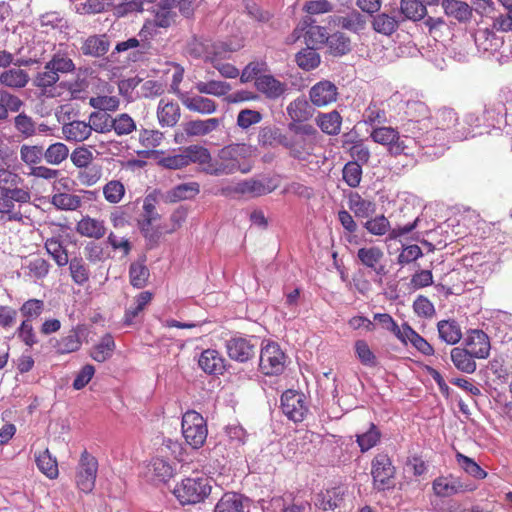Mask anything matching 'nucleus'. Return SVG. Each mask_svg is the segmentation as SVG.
<instances>
[{
	"label": "nucleus",
	"instance_id": "1",
	"mask_svg": "<svg viewBox=\"0 0 512 512\" xmlns=\"http://www.w3.org/2000/svg\"><path fill=\"white\" fill-rule=\"evenodd\" d=\"M205 155L203 162H199L201 171L211 176L231 175L236 172L242 174L251 171V164L247 159L251 157V146L245 143L230 144L220 149L216 157H212L210 151L202 146Z\"/></svg>",
	"mask_w": 512,
	"mask_h": 512
},
{
	"label": "nucleus",
	"instance_id": "2",
	"mask_svg": "<svg viewBox=\"0 0 512 512\" xmlns=\"http://www.w3.org/2000/svg\"><path fill=\"white\" fill-rule=\"evenodd\" d=\"M459 124L458 114L454 109L443 107L432 116L431 127L428 128L424 147L442 146L451 140H460L462 135L456 129Z\"/></svg>",
	"mask_w": 512,
	"mask_h": 512
},
{
	"label": "nucleus",
	"instance_id": "3",
	"mask_svg": "<svg viewBox=\"0 0 512 512\" xmlns=\"http://www.w3.org/2000/svg\"><path fill=\"white\" fill-rule=\"evenodd\" d=\"M402 128L421 147L432 124V116L427 104L420 100H408L403 112Z\"/></svg>",
	"mask_w": 512,
	"mask_h": 512
},
{
	"label": "nucleus",
	"instance_id": "4",
	"mask_svg": "<svg viewBox=\"0 0 512 512\" xmlns=\"http://www.w3.org/2000/svg\"><path fill=\"white\" fill-rule=\"evenodd\" d=\"M212 479L201 475L183 478L173 489V494L182 505L203 502L211 493Z\"/></svg>",
	"mask_w": 512,
	"mask_h": 512
},
{
	"label": "nucleus",
	"instance_id": "5",
	"mask_svg": "<svg viewBox=\"0 0 512 512\" xmlns=\"http://www.w3.org/2000/svg\"><path fill=\"white\" fill-rule=\"evenodd\" d=\"M181 429L185 442L191 448L200 449L206 442L208 435L206 420L195 410H189L184 413Z\"/></svg>",
	"mask_w": 512,
	"mask_h": 512
},
{
	"label": "nucleus",
	"instance_id": "6",
	"mask_svg": "<svg viewBox=\"0 0 512 512\" xmlns=\"http://www.w3.org/2000/svg\"><path fill=\"white\" fill-rule=\"evenodd\" d=\"M287 114L292 120L288 124V129L295 135H305L307 137L317 134L316 129L310 124H301L307 121L312 116L311 106L309 102L303 98L298 97L287 106Z\"/></svg>",
	"mask_w": 512,
	"mask_h": 512
},
{
	"label": "nucleus",
	"instance_id": "7",
	"mask_svg": "<svg viewBox=\"0 0 512 512\" xmlns=\"http://www.w3.org/2000/svg\"><path fill=\"white\" fill-rule=\"evenodd\" d=\"M97 472V459L86 450H84L81 453L80 460L76 469L75 482L77 488L85 494H90L95 487Z\"/></svg>",
	"mask_w": 512,
	"mask_h": 512
},
{
	"label": "nucleus",
	"instance_id": "8",
	"mask_svg": "<svg viewBox=\"0 0 512 512\" xmlns=\"http://www.w3.org/2000/svg\"><path fill=\"white\" fill-rule=\"evenodd\" d=\"M24 179L9 167L0 166V191L7 195H14L18 203L28 204L31 202L32 194L28 187H20Z\"/></svg>",
	"mask_w": 512,
	"mask_h": 512
},
{
	"label": "nucleus",
	"instance_id": "9",
	"mask_svg": "<svg viewBox=\"0 0 512 512\" xmlns=\"http://www.w3.org/2000/svg\"><path fill=\"white\" fill-rule=\"evenodd\" d=\"M371 139L382 146H386L391 156L397 157L406 154L408 148L399 131L391 126L374 128L370 133Z\"/></svg>",
	"mask_w": 512,
	"mask_h": 512
},
{
	"label": "nucleus",
	"instance_id": "10",
	"mask_svg": "<svg viewBox=\"0 0 512 512\" xmlns=\"http://www.w3.org/2000/svg\"><path fill=\"white\" fill-rule=\"evenodd\" d=\"M285 354L275 342L267 343L260 353L259 367L265 375H279L285 368Z\"/></svg>",
	"mask_w": 512,
	"mask_h": 512
},
{
	"label": "nucleus",
	"instance_id": "11",
	"mask_svg": "<svg viewBox=\"0 0 512 512\" xmlns=\"http://www.w3.org/2000/svg\"><path fill=\"white\" fill-rule=\"evenodd\" d=\"M205 152L201 145H190L180 149L179 153L167 155L160 159L159 164L167 169L177 170L187 167L191 163L203 162Z\"/></svg>",
	"mask_w": 512,
	"mask_h": 512
},
{
	"label": "nucleus",
	"instance_id": "12",
	"mask_svg": "<svg viewBox=\"0 0 512 512\" xmlns=\"http://www.w3.org/2000/svg\"><path fill=\"white\" fill-rule=\"evenodd\" d=\"M371 475L373 484L378 490L393 487L395 467L387 454H377L372 460Z\"/></svg>",
	"mask_w": 512,
	"mask_h": 512
},
{
	"label": "nucleus",
	"instance_id": "13",
	"mask_svg": "<svg viewBox=\"0 0 512 512\" xmlns=\"http://www.w3.org/2000/svg\"><path fill=\"white\" fill-rule=\"evenodd\" d=\"M281 409L288 419L302 422L308 412L305 396L295 390H286L281 396Z\"/></svg>",
	"mask_w": 512,
	"mask_h": 512
},
{
	"label": "nucleus",
	"instance_id": "14",
	"mask_svg": "<svg viewBox=\"0 0 512 512\" xmlns=\"http://www.w3.org/2000/svg\"><path fill=\"white\" fill-rule=\"evenodd\" d=\"M278 186L279 181L275 177H268L263 180L251 178L238 182L234 187V192L250 197H260L273 192Z\"/></svg>",
	"mask_w": 512,
	"mask_h": 512
},
{
	"label": "nucleus",
	"instance_id": "15",
	"mask_svg": "<svg viewBox=\"0 0 512 512\" xmlns=\"http://www.w3.org/2000/svg\"><path fill=\"white\" fill-rule=\"evenodd\" d=\"M228 356L237 362H247L256 354V345L251 339L244 337H232L225 343Z\"/></svg>",
	"mask_w": 512,
	"mask_h": 512
},
{
	"label": "nucleus",
	"instance_id": "16",
	"mask_svg": "<svg viewBox=\"0 0 512 512\" xmlns=\"http://www.w3.org/2000/svg\"><path fill=\"white\" fill-rule=\"evenodd\" d=\"M338 88L328 80L314 84L309 90V99L316 107H326L337 101Z\"/></svg>",
	"mask_w": 512,
	"mask_h": 512
},
{
	"label": "nucleus",
	"instance_id": "17",
	"mask_svg": "<svg viewBox=\"0 0 512 512\" xmlns=\"http://www.w3.org/2000/svg\"><path fill=\"white\" fill-rule=\"evenodd\" d=\"M50 263L39 254H30L21 260V271L28 279L42 280L49 274Z\"/></svg>",
	"mask_w": 512,
	"mask_h": 512
},
{
	"label": "nucleus",
	"instance_id": "18",
	"mask_svg": "<svg viewBox=\"0 0 512 512\" xmlns=\"http://www.w3.org/2000/svg\"><path fill=\"white\" fill-rule=\"evenodd\" d=\"M432 490L437 497L445 498L465 491H472L473 488H468L460 478L449 474L435 478L432 482Z\"/></svg>",
	"mask_w": 512,
	"mask_h": 512
},
{
	"label": "nucleus",
	"instance_id": "19",
	"mask_svg": "<svg viewBox=\"0 0 512 512\" xmlns=\"http://www.w3.org/2000/svg\"><path fill=\"white\" fill-rule=\"evenodd\" d=\"M357 258L366 268L371 269L378 276H385L388 273L386 266L382 264L384 252L378 246L362 247L357 252Z\"/></svg>",
	"mask_w": 512,
	"mask_h": 512
},
{
	"label": "nucleus",
	"instance_id": "20",
	"mask_svg": "<svg viewBox=\"0 0 512 512\" xmlns=\"http://www.w3.org/2000/svg\"><path fill=\"white\" fill-rule=\"evenodd\" d=\"M346 492V487L341 485L321 490L316 495L315 506L322 512H334L343 502Z\"/></svg>",
	"mask_w": 512,
	"mask_h": 512
},
{
	"label": "nucleus",
	"instance_id": "21",
	"mask_svg": "<svg viewBox=\"0 0 512 512\" xmlns=\"http://www.w3.org/2000/svg\"><path fill=\"white\" fill-rule=\"evenodd\" d=\"M464 345L477 359H486L490 355V340L488 335L482 330L473 329L468 331Z\"/></svg>",
	"mask_w": 512,
	"mask_h": 512
},
{
	"label": "nucleus",
	"instance_id": "22",
	"mask_svg": "<svg viewBox=\"0 0 512 512\" xmlns=\"http://www.w3.org/2000/svg\"><path fill=\"white\" fill-rule=\"evenodd\" d=\"M16 203L18 199H15L12 194L1 193L0 195V221L2 223H18L24 225L26 223L27 216H25L20 206L17 208Z\"/></svg>",
	"mask_w": 512,
	"mask_h": 512
},
{
	"label": "nucleus",
	"instance_id": "23",
	"mask_svg": "<svg viewBox=\"0 0 512 512\" xmlns=\"http://www.w3.org/2000/svg\"><path fill=\"white\" fill-rule=\"evenodd\" d=\"M60 77L51 69H46L44 66L42 71H39L34 79L33 85L39 90L40 94L47 98H54L59 96L57 83Z\"/></svg>",
	"mask_w": 512,
	"mask_h": 512
},
{
	"label": "nucleus",
	"instance_id": "24",
	"mask_svg": "<svg viewBox=\"0 0 512 512\" xmlns=\"http://www.w3.org/2000/svg\"><path fill=\"white\" fill-rule=\"evenodd\" d=\"M75 230L79 235L95 240L103 238L107 232L104 220L89 215L83 216L76 223Z\"/></svg>",
	"mask_w": 512,
	"mask_h": 512
},
{
	"label": "nucleus",
	"instance_id": "25",
	"mask_svg": "<svg viewBox=\"0 0 512 512\" xmlns=\"http://www.w3.org/2000/svg\"><path fill=\"white\" fill-rule=\"evenodd\" d=\"M199 367L207 374L222 375L226 370L225 359L215 349L204 350L198 359Z\"/></svg>",
	"mask_w": 512,
	"mask_h": 512
},
{
	"label": "nucleus",
	"instance_id": "26",
	"mask_svg": "<svg viewBox=\"0 0 512 512\" xmlns=\"http://www.w3.org/2000/svg\"><path fill=\"white\" fill-rule=\"evenodd\" d=\"M255 87L268 99H277L287 90V85L272 75H260L257 77Z\"/></svg>",
	"mask_w": 512,
	"mask_h": 512
},
{
	"label": "nucleus",
	"instance_id": "27",
	"mask_svg": "<svg viewBox=\"0 0 512 512\" xmlns=\"http://www.w3.org/2000/svg\"><path fill=\"white\" fill-rule=\"evenodd\" d=\"M63 137L68 142H83L91 136V127L88 122L73 120L62 125Z\"/></svg>",
	"mask_w": 512,
	"mask_h": 512
},
{
	"label": "nucleus",
	"instance_id": "28",
	"mask_svg": "<svg viewBox=\"0 0 512 512\" xmlns=\"http://www.w3.org/2000/svg\"><path fill=\"white\" fill-rule=\"evenodd\" d=\"M180 100L189 111L202 115L213 114L217 110V104L214 100L201 95H180Z\"/></svg>",
	"mask_w": 512,
	"mask_h": 512
},
{
	"label": "nucleus",
	"instance_id": "29",
	"mask_svg": "<svg viewBox=\"0 0 512 512\" xmlns=\"http://www.w3.org/2000/svg\"><path fill=\"white\" fill-rule=\"evenodd\" d=\"M181 116V110L178 103L161 99L158 104L157 117L162 127H173L177 124Z\"/></svg>",
	"mask_w": 512,
	"mask_h": 512
},
{
	"label": "nucleus",
	"instance_id": "30",
	"mask_svg": "<svg viewBox=\"0 0 512 512\" xmlns=\"http://www.w3.org/2000/svg\"><path fill=\"white\" fill-rule=\"evenodd\" d=\"M399 340L403 343H407V341H409L415 349L425 356L434 355L435 351L433 346L408 324L402 325V332Z\"/></svg>",
	"mask_w": 512,
	"mask_h": 512
},
{
	"label": "nucleus",
	"instance_id": "31",
	"mask_svg": "<svg viewBox=\"0 0 512 512\" xmlns=\"http://www.w3.org/2000/svg\"><path fill=\"white\" fill-rule=\"evenodd\" d=\"M80 332V326L73 327L68 331L66 335L56 339L55 343L53 344L56 352L58 354H68L78 351L82 345Z\"/></svg>",
	"mask_w": 512,
	"mask_h": 512
},
{
	"label": "nucleus",
	"instance_id": "32",
	"mask_svg": "<svg viewBox=\"0 0 512 512\" xmlns=\"http://www.w3.org/2000/svg\"><path fill=\"white\" fill-rule=\"evenodd\" d=\"M153 299V294L149 291H142L138 295L135 296L134 302L130 305L124 313L123 323L126 326H130L134 324L135 320L140 316V314L146 309V307L151 303Z\"/></svg>",
	"mask_w": 512,
	"mask_h": 512
},
{
	"label": "nucleus",
	"instance_id": "33",
	"mask_svg": "<svg viewBox=\"0 0 512 512\" xmlns=\"http://www.w3.org/2000/svg\"><path fill=\"white\" fill-rule=\"evenodd\" d=\"M148 473L152 480L165 483L174 476L175 468L167 459L154 457L148 465Z\"/></svg>",
	"mask_w": 512,
	"mask_h": 512
},
{
	"label": "nucleus",
	"instance_id": "34",
	"mask_svg": "<svg viewBox=\"0 0 512 512\" xmlns=\"http://www.w3.org/2000/svg\"><path fill=\"white\" fill-rule=\"evenodd\" d=\"M451 361L459 371L472 374L477 365L474 357L465 347H454L450 352Z\"/></svg>",
	"mask_w": 512,
	"mask_h": 512
},
{
	"label": "nucleus",
	"instance_id": "35",
	"mask_svg": "<svg viewBox=\"0 0 512 512\" xmlns=\"http://www.w3.org/2000/svg\"><path fill=\"white\" fill-rule=\"evenodd\" d=\"M200 192V185L198 182L182 183L171 190L165 195V201L169 203H176L183 200L192 199Z\"/></svg>",
	"mask_w": 512,
	"mask_h": 512
},
{
	"label": "nucleus",
	"instance_id": "36",
	"mask_svg": "<svg viewBox=\"0 0 512 512\" xmlns=\"http://www.w3.org/2000/svg\"><path fill=\"white\" fill-rule=\"evenodd\" d=\"M29 79L28 72L19 67L9 68L0 73V85L13 89L25 87Z\"/></svg>",
	"mask_w": 512,
	"mask_h": 512
},
{
	"label": "nucleus",
	"instance_id": "37",
	"mask_svg": "<svg viewBox=\"0 0 512 512\" xmlns=\"http://www.w3.org/2000/svg\"><path fill=\"white\" fill-rule=\"evenodd\" d=\"M348 207L357 218H370L376 212V203L358 193L349 196Z\"/></svg>",
	"mask_w": 512,
	"mask_h": 512
},
{
	"label": "nucleus",
	"instance_id": "38",
	"mask_svg": "<svg viewBox=\"0 0 512 512\" xmlns=\"http://www.w3.org/2000/svg\"><path fill=\"white\" fill-rule=\"evenodd\" d=\"M240 47V44L232 45V43L226 41H211L206 62H210L214 65L225 59H229L231 54L240 49Z\"/></svg>",
	"mask_w": 512,
	"mask_h": 512
},
{
	"label": "nucleus",
	"instance_id": "39",
	"mask_svg": "<svg viewBox=\"0 0 512 512\" xmlns=\"http://www.w3.org/2000/svg\"><path fill=\"white\" fill-rule=\"evenodd\" d=\"M220 125L218 118L191 120L184 125V131L188 136H205L216 130Z\"/></svg>",
	"mask_w": 512,
	"mask_h": 512
},
{
	"label": "nucleus",
	"instance_id": "40",
	"mask_svg": "<svg viewBox=\"0 0 512 512\" xmlns=\"http://www.w3.org/2000/svg\"><path fill=\"white\" fill-rule=\"evenodd\" d=\"M437 330L442 341L449 345L458 343L462 338V330L455 320H441L437 323Z\"/></svg>",
	"mask_w": 512,
	"mask_h": 512
},
{
	"label": "nucleus",
	"instance_id": "41",
	"mask_svg": "<svg viewBox=\"0 0 512 512\" xmlns=\"http://www.w3.org/2000/svg\"><path fill=\"white\" fill-rule=\"evenodd\" d=\"M177 12L170 2L160 0L155 9L154 23L157 27L167 28L177 21Z\"/></svg>",
	"mask_w": 512,
	"mask_h": 512
},
{
	"label": "nucleus",
	"instance_id": "42",
	"mask_svg": "<svg viewBox=\"0 0 512 512\" xmlns=\"http://www.w3.org/2000/svg\"><path fill=\"white\" fill-rule=\"evenodd\" d=\"M316 122L322 132L328 135H337L341 130L342 117L338 111L333 110L328 113H320Z\"/></svg>",
	"mask_w": 512,
	"mask_h": 512
},
{
	"label": "nucleus",
	"instance_id": "43",
	"mask_svg": "<svg viewBox=\"0 0 512 512\" xmlns=\"http://www.w3.org/2000/svg\"><path fill=\"white\" fill-rule=\"evenodd\" d=\"M44 247L59 267L66 266L68 264V252L60 240V237L47 238L44 242Z\"/></svg>",
	"mask_w": 512,
	"mask_h": 512
},
{
	"label": "nucleus",
	"instance_id": "44",
	"mask_svg": "<svg viewBox=\"0 0 512 512\" xmlns=\"http://www.w3.org/2000/svg\"><path fill=\"white\" fill-rule=\"evenodd\" d=\"M214 512H244L243 497L236 492H227L219 499Z\"/></svg>",
	"mask_w": 512,
	"mask_h": 512
},
{
	"label": "nucleus",
	"instance_id": "45",
	"mask_svg": "<svg viewBox=\"0 0 512 512\" xmlns=\"http://www.w3.org/2000/svg\"><path fill=\"white\" fill-rule=\"evenodd\" d=\"M150 276V271L145 264V259L132 262L129 267V281L134 288H143L146 286Z\"/></svg>",
	"mask_w": 512,
	"mask_h": 512
},
{
	"label": "nucleus",
	"instance_id": "46",
	"mask_svg": "<svg viewBox=\"0 0 512 512\" xmlns=\"http://www.w3.org/2000/svg\"><path fill=\"white\" fill-rule=\"evenodd\" d=\"M68 264L71 279L75 284L84 286L89 282L90 270L83 258L74 257L69 260Z\"/></svg>",
	"mask_w": 512,
	"mask_h": 512
},
{
	"label": "nucleus",
	"instance_id": "47",
	"mask_svg": "<svg viewBox=\"0 0 512 512\" xmlns=\"http://www.w3.org/2000/svg\"><path fill=\"white\" fill-rule=\"evenodd\" d=\"M442 7L446 15L452 16L458 21H468L472 16L471 7L462 1L457 0H444L442 2Z\"/></svg>",
	"mask_w": 512,
	"mask_h": 512
},
{
	"label": "nucleus",
	"instance_id": "48",
	"mask_svg": "<svg viewBox=\"0 0 512 512\" xmlns=\"http://www.w3.org/2000/svg\"><path fill=\"white\" fill-rule=\"evenodd\" d=\"M35 461L39 470L50 479L58 477L59 470L57 461L50 454L48 449H45L35 455Z\"/></svg>",
	"mask_w": 512,
	"mask_h": 512
},
{
	"label": "nucleus",
	"instance_id": "49",
	"mask_svg": "<svg viewBox=\"0 0 512 512\" xmlns=\"http://www.w3.org/2000/svg\"><path fill=\"white\" fill-rule=\"evenodd\" d=\"M46 69H51L59 74H67L75 71L76 67L73 60L63 52H56L51 59L46 62Z\"/></svg>",
	"mask_w": 512,
	"mask_h": 512
},
{
	"label": "nucleus",
	"instance_id": "50",
	"mask_svg": "<svg viewBox=\"0 0 512 512\" xmlns=\"http://www.w3.org/2000/svg\"><path fill=\"white\" fill-rule=\"evenodd\" d=\"M128 50H133L129 55V59L138 61L148 52L149 44L146 42H140L137 38L133 37L126 41L117 43L115 47V51L117 52H125Z\"/></svg>",
	"mask_w": 512,
	"mask_h": 512
},
{
	"label": "nucleus",
	"instance_id": "51",
	"mask_svg": "<svg viewBox=\"0 0 512 512\" xmlns=\"http://www.w3.org/2000/svg\"><path fill=\"white\" fill-rule=\"evenodd\" d=\"M314 20L310 17L304 19V24L307 28L305 32V41L307 44L313 46L328 43L329 36L324 27L313 25Z\"/></svg>",
	"mask_w": 512,
	"mask_h": 512
},
{
	"label": "nucleus",
	"instance_id": "52",
	"mask_svg": "<svg viewBox=\"0 0 512 512\" xmlns=\"http://www.w3.org/2000/svg\"><path fill=\"white\" fill-rule=\"evenodd\" d=\"M400 11L405 19L419 21L427 14L426 6L420 0H401Z\"/></svg>",
	"mask_w": 512,
	"mask_h": 512
},
{
	"label": "nucleus",
	"instance_id": "53",
	"mask_svg": "<svg viewBox=\"0 0 512 512\" xmlns=\"http://www.w3.org/2000/svg\"><path fill=\"white\" fill-rule=\"evenodd\" d=\"M20 159L30 170L44 159V147L42 145L23 144L20 147Z\"/></svg>",
	"mask_w": 512,
	"mask_h": 512
},
{
	"label": "nucleus",
	"instance_id": "54",
	"mask_svg": "<svg viewBox=\"0 0 512 512\" xmlns=\"http://www.w3.org/2000/svg\"><path fill=\"white\" fill-rule=\"evenodd\" d=\"M195 89L200 94L221 97L231 90V85L225 81L218 80H210L207 82L199 81L195 84Z\"/></svg>",
	"mask_w": 512,
	"mask_h": 512
},
{
	"label": "nucleus",
	"instance_id": "55",
	"mask_svg": "<svg viewBox=\"0 0 512 512\" xmlns=\"http://www.w3.org/2000/svg\"><path fill=\"white\" fill-rule=\"evenodd\" d=\"M103 197L109 204L120 203L126 194V187L120 180H110L102 187Z\"/></svg>",
	"mask_w": 512,
	"mask_h": 512
},
{
	"label": "nucleus",
	"instance_id": "56",
	"mask_svg": "<svg viewBox=\"0 0 512 512\" xmlns=\"http://www.w3.org/2000/svg\"><path fill=\"white\" fill-rule=\"evenodd\" d=\"M103 171L99 165H88L79 169L76 173L77 182L86 187L96 185L102 178Z\"/></svg>",
	"mask_w": 512,
	"mask_h": 512
},
{
	"label": "nucleus",
	"instance_id": "57",
	"mask_svg": "<svg viewBox=\"0 0 512 512\" xmlns=\"http://www.w3.org/2000/svg\"><path fill=\"white\" fill-rule=\"evenodd\" d=\"M69 156V148L62 142H55L44 149V160L50 165H60Z\"/></svg>",
	"mask_w": 512,
	"mask_h": 512
},
{
	"label": "nucleus",
	"instance_id": "58",
	"mask_svg": "<svg viewBox=\"0 0 512 512\" xmlns=\"http://www.w3.org/2000/svg\"><path fill=\"white\" fill-rule=\"evenodd\" d=\"M15 335L21 343L29 348L39 343L38 334L33 325V321L22 320L15 331Z\"/></svg>",
	"mask_w": 512,
	"mask_h": 512
},
{
	"label": "nucleus",
	"instance_id": "59",
	"mask_svg": "<svg viewBox=\"0 0 512 512\" xmlns=\"http://www.w3.org/2000/svg\"><path fill=\"white\" fill-rule=\"evenodd\" d=\"M51 204L60 210L74 211L82 206V198L76 194L56 193L51 197Z\"/></svg>",
	"mask_w": 512,
	"mask_h": 512
},
{
	"label": "nucleus",
	"instance_id": "60",
	"mask_svg": "<svg viewBox=\"0 0 512 512\" xmlns=\"http://www.w3.org/2000/svg\"><path fill=\"white\" fill-rule=\"evenodd\" d=\"M114 348V338L111 334H105L100 342L93 347L91 357L97 362H104L111 357Z\"/></svg>",
	"mask_w": 512,
	"mask_h": 512
},
{
	"label": "nucleus",
	"instance_id": "61",
	"mask_svg": "<svg viewBox=\"0 0 512 512\" xmlns=\"http://www.w3.org/2000/svg\"><path fill=\"white\" fill-rule=\"evenodd\" d=\"M109 50V42L100 36H90L82 46L84 55L100 57Z\"/></svg>",
	"mask_w": 512,
	"mask_h": 512
},
{
	"label": "nucleus",
	"instance_id": "62",
	"mask_svg": "<svg viewBox=\"0 0 512 512\" xmlns=\"http://www.w3.org/2000/svg\"><path fill=\"white\" fill-rule=\"evenodd\" d=\"M88 123L91 132L107 133L112 130L113 118L106 112L97 111L90 114Z\"/></svg>",
	"mask_w": 512,
	"mask_h": 512
},
{
	"label": "nucleus",
	"instance_id": "63",
	"mask_svg": "<svg viewBox=\"0 0 512 512\" xmlns=\"http://www.w3.org/2000/svg\"><path fill=\"white\" fill-rule=\"evenodd\" d=\"M372 25L376 32L390 36L398 29L399 23L395 17L381 13L374 17Z\"/></svg>",
	"mask_w": 512,
	"mask_h": 512
},
{
	"label": "nucleus",
	"instance_id": "64",
	"mask_svg": "<svg viewBox=\"0 0 512 512\" xmlns=\"http://www.w3.org/2000/svg\"><path fill=\"white\" fill-rule=\"evenodd\" d=\"M296 63L301 69L310 71L319 66L320 55L314 48L308 47L296 54Z\"/></svg>",
	"mask_w": 512,
	"mask_h": 512
}]
</instances>
